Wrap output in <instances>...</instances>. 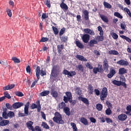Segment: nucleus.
I'll return each mask as SVG.
<instances>
[{
  "mask_svg": "<svg viewBox=\"0 0 131 131\" xmlns=\"http://www.w3.org/2000/svg\"><path fill=\"white\" fill-rule=\"evenodd\" d=\"M55 117H53V120L54 122L58 123V124H64L65 121L62 118V115L59 112H56L54 114Z\"/></svg>",
  "mask_w": 131,
  "mask_h": 131,
  "instance_id": "nucleus-1",
  "label": "nucleus"
},
{
  "mask_svg": "<svg viewBox=\"0 0 131 131\" xmlns=\"http://www.w3.org/2000/svg\"><path fill=\"white\" fill-rule=\"evenodd\" d=\"M107 96H108V90L107 89V88L104 87L101 91L100 95V99L101 101H104L105 98H107Z\"/></svg>",
  "mask_w": 131,
  "mask_h": 131,
  "instance_id": "nucleus-2",
  "label": "nucleus"
},
{
  "mask_svg": "<svg viewBox=\"0 0 131 131\" xmlns=\"http://www.w3.org/2000/svg\"><path fill=\"white\" fill-rule=\"evenodd\" d=\"M66 96L63 97V101L65 103H68L69 102H71L72 101V94L70 92H66Z\"/></svg>",
  "mask_w": 131,
  "mask_h": 131,
  "instance_id": "nucleus-3",
  "label": "nucleus"
},
{
  "mask_svg": "<svg viewBox=\"0 0 131 131\" xmlns=\"http://www.w3.org/2000/svg\"><path fill=\"white\" fill-rule=\"evenodd\" d=\"M40 71V67H37L36 69V75L37 78V80H35L31 85V88H34V86L37 83V81H38V80L39 79V72Z\"/></svg>",
  "mask_w": 131,
  "mask_h": 131,
  "instance_id": "nucleus-4",
  "label": "nucleus"
},
{
  "mask_svg": "<svg viewBox=\"0 0 131 131\" xmlns=\"http://www.w3.org/2000/svg\"><path fill=\"white\" fill-rule=\"evenodd\" d=\"M113 84L115 85H117V86H120V85H122L123 86V88H125V89H126L127 88L126 83L124 82H121V81H117L116 80H114L112 81V82Z\"/></svg>",
  "mask_w": 131,
  "mask_h": 131,
  "instance_id": "nucleus-5",
  "label": "nucleus"
},
{
  "mask_svg": "<svg viewBox=\"0 0 131 131\" xmlns=\"http://www.w3.org/2000/svg\"><path fill=\"white\" fill-rule=\"evenodd\" d=\"M63 74H64V75H68V77H72L74 76V75H76V72L75 71H71L69 72L67 70H64L62 72Z\"/></svg>",
  "mask_w": 131,
  "mask_h": 131,
  "instance_id": "nucleus-6",
  "label": "nucleus"
},
{
  "mask_svg": "<svg viewBox=\"0 0 131 131\" xmlns=\"http://www.w3.org/2000/svg\"><path fill=\"white\" fill-rule=\"evenodd\" d=\"M29 102H27V103L25 105L24 107V113L22 114V116L24 117V116H28V114L29 113Z\"/></svg>",
  "mask_w": 131,
  "mask_h": 131,
  "instance_id": "nucleus-7",
  "label": "nucleus"
},
{
  "mask_svg": "<svg viewBox=\"0 0 131 131\" xmlns=\"http://www.w3.org/2000/svg\"><path fill=\"white\" fill-rule=\"evenodd\" d=\"M24 105V103L23 102H15L12 104V107L13 109H19V108H21Z\"/></svg>",
  "mask_w": 131,
  "mask_h": 131,
  "instance_id": "nucleus-8",
  "label": "nucleus"
},
{
  "mask_svg": "<svg viewBox=\"0 0 131 131\" xmlns=\"http://www.w3.org/2000/svg\"><path fill=\"white\" fill-rule=\"evenodd\" d=\"M81 38L83 42L88 43V42H89V40H90V35L85 34L81 37Z\"/></svg>",
  "mask_w": 131,
  "mask_h": 131,
  "instance_id": "nucleus-9",
  "label": "nucleus"
},
{
  "mask_svg": "<svg viewBox=\"0 0 131 131\" xmlns=\"http://www.w3.org/2000/svg\"><path fill=\"white\" fill-rule=\"evenodd\" d=\"M26 125L30 130L34 131V128L33 127V126H32L33 125V122L29 121L26 123Z\"/></svg>",
  "mask_w": 131,
  "mask_h": 131,
  "instance_id": "nucleus-10",
  "label": "nucleus"
},
{
  "mask_svg": "<svg viewBox=\"0 0 131 131\" xmlns=\"http://www.w3.org/2000/svg\"><path fill=\"white\" fill-rule=\"evenodd\" d=\"M117 64L120 65V66H127L128 65V61L121 59L117 61Z\"/></svg>",
  "mask_w": 131,
  "mask_h": 131,
  "instance_id": "nucleus-11",
  "label": "nucleus"
},
{
  "mask_svg": "<svg viewBox=\"0 0 131 131\" xmlns=\"http://www.w3.org/2000/svg\"><path fill=\"white\" fill-rule=\"evenodd\" d=\"M116 74V71L114 69L111 68L110 69V72L109 74H107V76L108 78H112L114 75Z\"/></svg>",
  "mask_w": 131,
  "mask_h": 131,
  "instance_id": "nucleus-12",
  "label": "nucleus"
},
{
  "mask_svg": "<svg viewBox=\"0 0 131 131\" xmlns=\"http://www.w3.org/2000/svg\"><path fill=\"white\" fill-rule=\"evenodd\" d=\"M118 118L120 121H124L127 118V116L124 114H122L118 116Z\"/></svg>",
  "mask_w": 131,
  "mask_h": 131,
  "instance_id": "nucleus-13",
  "label": "nucleus"
},
{
  "mask_svg": "<svg viewBox=\"0 0 131 131\" xmlns=\"http://www.w3.org/2000/svg\"><path fill=\"white\" fill-rule=\"evenodd\" d=\"M76 59H78V60H79L80 61H82V62H86L88 61V59L85 58L83 56L77 54L76 56Z\"/></svg>",
  "mask_w": 131,
  "mask_h": 131,
  "instance_id": "nucleus-14",
  "label": "nucleus"
},
{
  "mask_svg": "<svg viewBox=\"0 0 131 131\" xmlns=\"http://www.w3.org/2000/svg\"><path fill=\"white\" fill-rule=\"evenodd\" d=\"M93 71L95 74H97L98 72H99L100 73H101V72L103 71V69L102 68V67H97V68L95 67V68H94Z\"/></svg>",
  "mask_w": 131,
  "mask_h": 131,
  "instance_id": "nucleus-15",
  "label": "nucleus"
},
{
  "mask_svg": "<svg viewBox=\"0 0 131 131\" xmlns=\"http://www.w3.org/2000/svg\"><path fill=\"white\" fill-rule=\"evenodd\" d=\"M83 31L86 34H90V35H95V32H94V31H93L89 28L84 29Z\"/></svg>",
  "mask_w": 131,
  "mask_h": 131,
  "instance_id": "nucleus-16",
  "label": "nucleus"
},
{
  "mask_svg": "<svg viewBox=\"0 0 131 131\" xmlns=\"http://www.w3.org/2000/svg\"><path fill=\"white\" fill-rule=\"evenodd\" d=\"M50 94L53 98H58V92H57V91L55 90L54 89H51Z\"/></svg>",
  "mask_w": 131,
  "mask_h": 131,
  "instance_id": "nucleus-17",
  "label": "nucleus"
},
{
  "mask_svg": "<svg viewBox=\"0 0 131 131\" xmlns=\"http://www.w3.org/2000/svg\"><path fill=\"white\" fill-rule=\"evenodd\" d=\"M14 88H15V84H11L4 87L3 90L9 91V90H12V89H14Z\"/></svg>",
  "mask_w": 131,
  "mask_h": 131,
  "instance_id": "nucleus-18",
  "label": "nucleus"
},
{
  "mask_svg": "<svg viewBox=\"0 0 131 131\" xmlns=\"http://www.w3.org/2000/svg\"><path fill=\"white\" fill-rule=\"evenodd\" d=\"M88 93L89 95H93L94 93V87L91 84L88 86Z\"/></svg>",
  "mask_w": 131,
  "mask_h": 131,
  "instance_id": "nucleus-19",
  "label": "nucleus"
},
{
  "mask_svg": "<svg viewBox=\"0 0 131 131\" xmlns=\"http://www.w3.org/2000/svg\"><path fill=\"white\" fill-rule=\"evenodd\" d=\"M79 100L80 101H82L83 103L85 104V105H89L90 104V102L89 101V99H87L86 98H84L82 97H79Z\"/></svg>",
  "mask_w": 131,
  "mask_h": 131,
  "instance_id": "nucleus-20",
  "label": "nucleus"
},
{
  "mask_svg": "<svg viewBox=\"0 0 131 131\" xmlns=\"http://www.w3.org/2000/svg\"><path fill=\"white\" fill-rule=\"evenodd\" d=\"M80 122H81L84 125H88L89 124V122L88 121V119L84 117H82L79 119Z\"/></svg>",
  "mask_w": 131,
  "mask_h": 131,
  "instance_id": "nucleus-21",
  "label": "nucleus"
},
{
  "mask_svg": "<svg viewBox=\"0 0 131 131\" xmlns=\"http://www.w3.org/2000/svg\"><path fill=\"white\" fill-rule=\"evenodd\" d=\"M99 16L101 20H102V21H103V22L105 23H108L109 22V20L108 19V17H107V16L102 14H99Z\"/></svg>",
  "mask_w": 131,
  "mask_h": 131,
  "instance_id": "nucleus-22",
  "label": "nucleus"
},
{
  "mask_svg": "<svg viewBox=\"0 0 131 131\" xmlns=\"http://www.w3.org/2000/svg\"><path fill=\"white\" fill-rule=\"evenodd\" d=\"M127 73V70L125 69L124 68H121L119 69V74L121 75L122 74H125Z\"/></svg>",
  "mask_w": 131,
  "mask_h": 131,
  "instance_id": "nucleus-23",
  "label": "nucleus"
},
{
  "mask_svg": "<svg viewBox=\"0 0 131 131\" xmlns=\"http://www.w3.org/2000/svg\"><path fill=\"white\" fill-rule=\"evenodd\" d=\"M82 13L84 14V18L86 21H88L89 19V11L87 10L82 11Z\"/></svg>",
  "mask_w": 131,
  "mask_h": 131,
  "instance_id": "nucleus-24",
  "label": "nucleus"
},
{
  "mask_svg": "<svg viewBox=\"0 0 131 131\" xmlns=\"http://www.w3.org/2000/svg\"><path fill=\"white\" fill-rule=\"evenodd\" d=\"M75 44L76 45L77 47H78V48H79V49H83L84 48L83 44L80 42V41H79L78 40H76Z\"/></svg>",
  "mask_w": 131,
  "mask_h": 131,
  "instance_id": "nucleus-25",
  "label": "nucleus"
},
{
  "mask_svg": "<svg viewBox=\"0 0 131 131\" xmlns=\"http://www.w3.org/2000/svg\"><path fill=\"white\" fill-rule=\"evenodd\" d=\"M60 8L63 10L64 12H66L68 10V6L65 3H61L60 5Z\"/></svg>",
  "mask_w": 131,
  "mask_h": 131,
  "instance_id": "nucleus-26",
  "label": "nucleus"
},
{
  "mask_svg": "<svg viewBox=\"0 0 131 131\" xmlns=\"http://www.w3.org/2000/svg\"><path fill=\"white\" fill-rule=\"evenodd\" d=\"M10 122V121L8 120H4L3 121H2L0 122V126H5V125H8Z\"/></svg>",
  "mask_w": 131,
  "mask_h": 131,
  "instance_id": "nucleus-27",
  "label": "nucleus"
},
{
  "mask_svg": "<svg viewBox=\"0 0 131 131\" xmlns=\"http://www.w3.org/2000/svg\"><path fill=\"white\" fill-rule=\"evenodd\" d=\"M90 47H94V45H98V41L96 39H92L89 42Z\"/></svg>",
  "mask_w": 131,
  "mask_h": 131,
  "instance_id": "nucleus-28",
  "label": "nucleus"
},
{
  "mask_svg": "<svg viewBox=\"0 0 131 131\" xmlns=\"http://www.w3.org/2000/svg\"><path fill=\"white\" fill-rule=\"evenodd\" d=\"M108 67H109V65L108 64V61H107V60H104V61H103L104 70L105 71H108Z\"/></svg>",
  "mask_w": 131,
  "mask_h": 131,
  "instance_id": "nucleus-29",
  "label": "nucleus"
},
{
  "mask_svg": "<svg viewBox=\"0 0 131 131\" xmlns=\"http://www.w3.org/2000/svg\"><path fill=\"white\" fill-rule=\"evenodd\" d=\"M63 111L64 113L67 115V116H70L71 113H70V108L68 107H66L63 108Z\"/></svg>",
  "mask_w": 131,
  "mask_h": 131,
  "instance_id": "nucleus-30",
  "label": "nucleus"
},
{
  "mask_svg": "<svg viewBox=\"0 0 131 131\" xmlns=\"http://www.w3.org/2000/svg\"><path fill=\"white\" fill-rule=\"evenodd\" d=\"M50 94L49 91H44L41 92L39 95L41 97H46V96H48Z\"/></svg>",
  "mask_w": 131,
  "mask_h": 131,
  "instance_id": "nucleus-31",
  "label": "nucleus"
},
{
  "mask_svg": "<svg viewBox=\"0 0 131 131\" xmlns=\"http://www.w3.org/2000/svg\"><path fill=\"white\" fill-rule=\"evenodd\" d=\"M51 75L53 76V77H54V78H56V77L58 76V74H57V72L56 71V69L55 68H53L51 71Z\"/></svg>",
  "mask_w": 131,
  "mask_h": 131,
  "instance_id": "nucleus-32",
  "label": "nucleus"
},
{
  "mask_svg": "<svg viewBox=\"0 0 131 131\" xmlns=\"http://www.w3.org/2000/svg\"><path fill=\"white\" fill-rule=\"evenodd\" d=\"M108 54L109 55H115L116 56H118V55H119V53L116 50H111L108 52Z\"/></svg>",
  "mask_w": 131,
  "mask_h": 131,
  "instance_id": "nucleus-33",
  "label": "nucleus"
},
{
  "mask_svg": "<svg viewBox=\"0 0 131 131\" xmlns=\"http://www.w3.org/2000/svg\"><path fill=\"white\" fill-rule=\"evenodd\" d=\"M76 68L78 71H81L82 72H83V66H82V64H78L76 66Z\"/></svg>",
  "mask_w": 131,
  "mask_h": 131,
  "instance_id": "nucleus-34",
  "label": "nucleus"
},
{
  "mask_svg": "<svg viewBox=\"0 0 131 131\" xmlns=\"http://www.w3.org/2000/svg\"><path fill=\"white\" fill-rule=\"evenodd\" d=\"M103 6H104V8H106V9H111V8L112 7L111 6V5H110V4H109L106 2H103Z\"/></svg>",
  "mask_w": 131,
  "mask_h": 131,
  "instance_id": "nucleus-35",
  "label": "nucleus"
},
{
  "mask_svg": "<svg viewBox=\"0 0 131 131\" xmlns=\"http://www.w3.org/2000/svg\"><path fill=\"white\" fill-rule=\"evenodd\" d=\"M71 126H72L73 131H78L77 130V127L76 126V124L73 122H71Z\"/></svg>",
  "mask_w": 131,
  "mask_h": 131,
  "instance_id": "nucleus-36",
  "label": "nucleus"
},
{
  "mask_svg": "<svg viewBox=\"0 0 131 131\" xmlns=\"http://www.w3.org/2000/svg\"><path fill=\"white\" fill-rule=\"evenodd\" d=\"M36 104L37 105V111L38 112H40V110H41V106H40V101L39 100H38L36 101Z\"/></svg>",
  "mask_w": 131,
  "mask_h": 131,
  "instance_id": "nucleus-37",
  "label": "nucleus"
},
{
  "mask_svg": "<svg viewBox=\"0 0 131 131\" xmlns=\"http://www.w3.org/2000/svg\"><path fill=\"white\" fill-rule=\"evenodd\" d=\"M58 106L60 109H64V108H66V104L65 102H62L58 105Z\"/></svg>",
  "mask_w": 131,
  "mask_h": 131,
  "instance_id": "nucleus-38",
  "label": "nucleus"
},
{
  "mask_svg": "<svg viewBox=\"0 0 131 131\" xmlns=\"http://www.w3.org/2000/svg\"><path fill=\"white\" fill-rule=\"evenodd\" d=\"M96 109H97L98 111H101L103 109V105L100 103L96 104Z\"/></svg>",
  "mask_w": 131,
  "mask_h": 131,
  "instance_id": "nucleus-39",
  "label": "nucleus"
},
{
  "mask_svg": "<svg viewBox=\"0 0 131 131\" xmlns=\"http://www.w3.org/2000/svg\"><path fill=\"white\" fill-rule=\"evenodd\" d=\"M114 16H115V17H117L118 18H119L120 19H122L123 18V16L120 14L119 12H115L114 13Z\"/></svg>",
  "mask_w": 131,
  "mask_h": 131,
  "instance_id": "nucleus-40",
  "label": "nucleus"
},
{
  "mask_svg": "<svg viewBox=\"0 0 131 131\" xmlns=\"http://www.w3.org/2000/svg\"><path fill=\"white\" fill-rule=\"evenodd\" d=\"M98 30L99 31V34L100 35H104V32L103 31V28L101 26L98 27Z\"/></svg>",
  "mask_w": 131,
  "mask_h": 131,
  "instance_id": "nucleus-41",
  "label": "nucleus"
},
{
  "mask_svg": "<svg viewBox=\"0 0 131 131\" xmlns=\"http://www.w3.org/2000/svg\"><path fill=\"white\" fill-rule=\"evenodd\" d=\"M96 39L98 41H103L104 40V36L103 35L98 36L96 37Z\"/></svg>",
  "mask_w": 131,
  "mask_h": 131,
  "instance_id": "nucleus-42",
  "label": "nucleus"
},
{
  "mask_svg": "<svg viewBox=\"0 0 131 131\" xmlns=\"http://www.w3.org/2000/svg\"><path fill=\"white\" fill-rule=\"evenodd\" d=\"M8 117H9V118H13V117H15V113H14V112L10 111L8 113Z\"/></svg>",
  "mask_w": 131,
  "mask_h": 131,
  "instance_id": "nucleus-43",
  "label": "nucleus"
},
{
  "mask_svg": "<svg viewBox=\"0 0 131 131\" xmlns=\"http://www.w3.org/2000/svg\"><path fill=\"white\" fill-rule=\"evenodd\" d=\"M12 60L14 62V63H20V59H19L18 58L16 57H12Z\"/></svg>",
  "mask_w": 131,
  "mask_h": 131,
  "instance_id": "nucleus-44",
  "label": "nucleus"
},
{
  "mask_svg": "<svg viewBox=\"0 0 131 131\" xmlns=\"http://www.w3.org/2000/svg\"><path fill=\"white\" fill-rule=\"evenodd\" d=\"M127 112H125L126 114H129L131 113V105H128L126 106Z\"/></svg>",
  "mask_w": 131,
  "mask_h": 131,
  "instance_id": "nucleus-45",
  "label": "nucleus"
},
{
  "mask_svg": "<svg viewBox=\"0 0 131 131\" xmlns=\"http://www.w3.org/2000/svg\"><path fill=\"white\" fill-rule=\"evenodd\" d=\"M111 35L113 37V38H114V39H117V38H118V35H117V34H116V33H111Z\"/></svg>",
  "mask_w": 131,
  "mask_h": 131,
  "instance_id": "nucleus-46",
  "label": "nucleus"
},
{
  "mask_svg": "<svg viewBox=\"0 0 131 131\" xmlns=\"http://www.w3.org/2000/svg\"><path fill=\"white\" fill-rule=\"evenodd\" d=\"M60 39L61 41H63V42H66L67 40H68V37L66 36H63L60 38Z\"/></svg>",
  "mask_w": 131,
  "mask_h": 131,
  "instance_id": "nucleus-47",
  "label": "nucleus"
},
{
  "mask_svg": "<svg viewBox=\"0 0 131 131\" xmlns=\"http://www.w3.org/2000/svg\"><path fill=\"white\" fill-rule=\"evenodd\" d=\"M52 29L54 31V33L55 35H57L59 33V30H58V29L55 27H52Z\"/></svg>",
  "mask_w": 131,
  "mask_h": 131,
  "instance_id": "nucleus-48",
  "label": "nucleus"
},
{
  "mask_svg": "<svg viewBox=\"0 0 131 131\" xmlns=\"http://www.w3.org/2000/svg\"><path fill=\"white\" fill-rule=\"evenodd\" d=\"M85 66L86 67V68H89V69H90V70H92V69H93V66L89 62H87L85 63Z\"/></svg>",
  "mask_w": 131,
  "mask_h": 131,
  "instance_id": "nucleus-49",
  "label": "nucleus"
},
{
  "mask_svg": "<svg viewBox=\"0 0 131 131\" xmlns=\"http://www.w3.org/2000/svg\"><path fill=\"white\" fill-rule=\"evenodd\" d=\"M66 31V29L65 28H63L61 29L60 31L59 32V35L60 36H62L63 34L65 33V31Z\"/></svg>",
  "mask_w": 131,
  "mask_h": 131,
  "instance_id": "nucleus-50",
  "label": "nucleus"
},
{
  "mask_svg": "<svg viewBox=\"0 0 131 131\" xmlns=\"http://www.w3.org/2000/svg\"><path fill=\"white\" fill-rule=\"evenodd\" d=\"M6 12L9 17H12V10H11L10 9H9V8H7L6 9Z\"/></svg>",
  "mask_w": 131,
  "mask_h": 131,
  "instance_id": "nucleus-51",
  "label": "nucleus"
},
{
  "mask_svg": "<svg viewBox=\"0 0 131 131\" xmlns=\"http://www.w3.org/2000/svg\"><path fill=\"white\" fill-rule=\"evenodd\" d=\"M105 113L106 115H111V114L112 113V111H111V109L110 107H108Z\"/></svg>",
  "mask_w": 131,
  "mask_h": 131,
  "instance_id": "nucleus-52",
  "label": "nucleus"
},
{
  "mask_svg": "<svg viewBox=\"0 0 131 131\" xmlns=\"http://www.w3.org/2000/svg\"><path fill=\"white\" fill-rule=\"evenodd\" d=\"M75 91L76 94H77L79 96H80V95H81V90H80V88H77Z\"/></svg>",
  "mask_w": 131,
  "mask_h": 131,
  "instance_id": "nucleus-53",
  "label": "nucleus"
},
{
  "mask_svg": "<svg viewBox=\"0 0 131 131\" xmlns=\"http://www.w3.org/2000/svg\"><path fill=\"white\" fill-rule=\"evenodd\" d=\"M15 95L16 96H17V97H23V96H24V94H23V93L19 91L16 92Z\"/></svg>",
  "mask_w": 131,
  "mask_h": 131,
  "instance_id": "nucleus-54",
  "label": "nucleus"
},
{
  "mask_svg": "<svg viewBox=\"0 0 131 131\" xmlns=\"http://www.w3.org/2000/svg\"><path fill=\"white\" fill-rule=\"evenodd\" d=\"M42 126H43L44 128H46V129H49L50 128V126H49L48 124L46 122H43L42 123Z\"/></svg>",
  "mask_w": 131,
  "mask_h": 131,
  "instance_id": "nucleus-55",
  "label": "nucleus"
},
{
  "mask_svg": "<svg viewBox=\"0 0 131 131\" xmlns=\"http://www.w3.org/2000/svg\"><path fill=\"white\" fill-rule=\"evenodd\" d=\"M49 40V38L43 37L40 40V42H46V41H48Z\"/></svg>",
  "mask_w": 131,
  "mask_h": 131,
  "instance_id": "nucleus-56",
  "label": "nucleus"
},
{
  "mask_svg": "<svg viewBox=\"0 0 131 131\" xmlns=\"http://www.w3.org/2000/svg\"><path fill=\"white\" fill-rule=\"evenodd\" d=\"M6 107L9 110H12L13 109V105L12 106L10 103H6Z\"/></svg>",
  "mask_w": 131,
  "mask_h": 131,
  "instance_id": "nucleus-57",
  "label": "nucleus"
},
{
  "mask_svg": "<svg viewBox=\"0 0 131 131\" xmlns=\"http://www.w3.org/2000/svg\"><path fill=\"white\" fill-rule=\"evenodd\" d=\"M105 121H106V123L108 124H110V123H113V120L110 119V118H106Z\"/></svg>",
  "mask_w": 131,
  "mask_h": 131,
  "instance_id": "nucleus-58",
  "label": "nucleus"
},
{
  "mask_svg": "<svg viewBox=\"0 0 131 131\" xmlns=\"http://www.w3.org/2000/svg\"><path fill=\"white\" fill-rule=\"evenodd\" d=\"M4 97L7 99H11V96L10 95V94H9V93L7 92H5L4 93Z\"/></svg>",
  "mask_w": 131,
  "mask_h": 131,
  "instance_id": "nucleus-59",
  "label": "nucleus"
},
{
  "mask_svg": "<svg viewBox=\"0 0 131 131\" xmlns=\"http://www.w3.org/2000/svg\"><path fill=\"white\" fill-rule=\"evenodd\" d=\"M2 116L5 119H8L9 118L8 114H7V113H3Z\"/></svg>",
  "mask_w": 131,
  "mask_h": 131,
  "instance_id": "nucleus-60",
  "label": "nucleus"
},
{
  "mask_svg": "<svg viewBox=\"0 0 131 131\" xmlns=\"http://www.w3.org/2000/svg\"><path fill=\"white\" fill-rule=\"evenodd\" d=\"M39 74L41 75V76H45V75H47V73H46V71H43L42 70H41L40 71Z\"/></svg>",
  "mask_w": 131,
  "mask_h": 131,
  "instance_id": "nucleus-61",
  "label": "nucleus"
},
{
  "mask_svg": "<svg viewBox=\"0 0 131 131\" xmlns=\"http://www.w3.org/2000/svg\"><path fill=\"white\" fill-rule=\"evenodd\" d=\"M63 48H64V46H63L62 45L57 46V50H58V51H59L60 52H61V51H62V50Z\"/></svg>",
  "mask_w": 131,
  "mask_h": 131,
  "instance_id": "nucleus-62",
  "label": "nucleus"
},
{
  "mask_svg": "<svg viewBox=\"0 0 131 131\" xmlns=\"http://www.w3.org/2000/svg\"><path fill=\"white\" fill-rule=\"evenodd\" d=\"M94 93H95V95H96V96H100V90L98 89H95Z\"/></svg>",
  "mask_w": 131,
  "mask_h": 131,
  "instance_id": "nucleus-63",
  "label": "nucleus"
},
{
  "mask_svg": "<svg viewBox=\"0 0 131 131\" xmlns=\"http://www.w3.org/2000/svg\"><path fill=\"white\" fill-rule=\"evenodd\" d=\"M34 131H41V129L38 126H36L34 128Z\"/></svg>",
  "mask_w": 131,
  "mask_h": 131,
  "instance_id": "nucleus-64",
  "label": "nucleus"
}]
</instances>
